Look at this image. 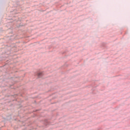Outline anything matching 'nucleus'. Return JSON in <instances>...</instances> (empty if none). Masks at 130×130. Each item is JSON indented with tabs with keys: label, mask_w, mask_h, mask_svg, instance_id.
I'll list each match as a JSON object with an SVG mask.
<instances>
[{
	"label": "nucleus",
	"mask_w": 130,
	"mask_h": 130,
	"mask_svg": "<svg viewBox=\"0 0 130 130\" xmlns=\"http://www.w3.org/2000/svg\"><path fill=\"white\" fill-rule=\"evenodd\" d=\"M38 76L39 77H41V76H42V73L40 72V73H38Z\"/></svg>",
	"instance_id": "obj_1"
}]
</instances>
